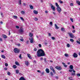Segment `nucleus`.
Instances as JSON below:
<instances>
[{"mask_svg":"<svg viewBox=\"0 0 80 80\" xmlns=\"http://www.w3.org/2000/svg\"><path fill=\"white\" fill-rule=\"evenodd\" d=\"M51 8H52V10L55 11V7H53V6H52V4H51Z\"/></svg>","mask_w":80,"mask_h":80,"instance_id":"6e6552de","label":"nucleus"},{"mask_svg":"<svg viewBox=\"0 0 80 80\" xmlns=\"http://www.w3.org/2000/svg\"><path fill=\"white\" fill-rule=\"evenodd\" d=\"M30 43H32L33 42V40H32L31 41H30Z\"/></svg>","mask_w":80,"mask_h":80,"instance_id":"5fc2aeb1","label":"nucleus"},{"mask_svg":"<svg viewBox=\"0 0 80 80\" xmlns=\"http://www.w3.org/2000/svg\"><path fill=\"white\" fill-rule=\"evenodd\" d=\"M69 68L71 70H73V67L72 65H71L69 66Z\"/></svg>","mask_w":80,"mask_h":80,"instance_id":"f8f14e48","label":"nucleus"},{"mask_svg":"<svg viewBox=\"0 0 80 80\" xmlns=\"http://www.w3.org/2000/svg\"><path fill=\"white\" fill-rule=\"evenodd\" d=\"M19 80H25V79L23 77H22L19 78Z\"/></svg>","mask_w":80,"mask_h":80,"instance_id":"ddd939ff","label":"nucleus"},{"mask_svg":"<svg viewBox=\"0 0 80 80\" xmlns=\"http://www.w3.org/2000/svg\"><path fill=\"white\" fill-rule=\"evenodd\" d=\"M2 58H4V59H5V58H6L5 56L4 55H2Z\"/></svg>","mask_w":80,"mask_h":80,"instance_id":"f3484780","label":"nucleus"},{"mask_svg":"<svg viewBox=\"0 0 80 80\" xmlns=\"http://www.w3.org/2000/svg\"><path fill=\"white\" fill-rule=\"evenodd\" d=\"M57 10L60 13L61 12V8L60 7L57 8Z\"/></svg>","mask_w":80,"mask_h":80,"instance_id":"39448f33","label":"nucleus"},{"mask_svg":"<svg viewBox=\"0 0 80 80\" xmlns=\"http://www.w3.org/2000/svg\"><path fill=\"white\" fill-rule=\"evenodd\" d=\"M27 55L28 57V58H29L30 59H32V56H31L30 55V54L28 53L27 54Z\"/></svg>","mask_w":80,"mask_h":80,"instance_id":"1a4fd4ad","label":"nucleus"},{"mask_svg":"<svg viewBox=\"0 0 80 80\" xmlns=\"http://www.w3.org/2000/svg\"><path fill=\"white\" fill-rule=\"evenodd\" d=\"M77 76L78 77H80V74H77Z\"/></svg>","mask_w":80,"mask_h":80,"instance_id":"052dcab7","label":"nucleus"},{"mask_svg":"<svg viewBox=\"0 0 80 80\" xmlns=\"http://www.w3.org/2000/svg\"><path fill=\"white\" fill-rule=\"evenodd\" d=\"M50 68L51 70H54L52 66H50Z\"/></svg>","mask_w":80,"mask_h":80,"instance_id":"4be33fe9","label":"nucleus"},{"mask_svg":"<svg viewBox=\"0 0 80 80\" xmlns=\"http://www.w3.org/2000/svg\"><path fill=\"white\" fill-rule=\"evenodd\" d=\"M59 3H63V1H61V0H59Z\"/></svg>","mask_w":80,"mask_h":80,"instance_id":"e433bc0d","label":"nucleus"},{"mask_svg":"<svg viewBox=\"0 0 80 80\" xmlns=\"http://www.w3.org/2000/svg\"><path fill=\"white\" fill-rule=\"evenodd\" d=\"M15 64L17 65H19V63H18V62H15Z\"/></svg>","mask_w":80,"mask_h":80,"instance_id":"b1692460","label":"nucleus"},{"mask_svg":"<svg viewBox=\"0 0 80 80\" xmlns=\"http://www.w3.org/2000/svg\"><path fill=\"white\" fill-rule=\"evenodd\" d=\"M20 33H23V29L22 28H21L19 30Z\"/></svg>","mask_w":80,"mask_h":80,"instance_id":"0eeeda50","label":"nucleus"},{"mask_svg":"<svg viewBox=\"0 0 80 80\" xmlns=\"http://www.w3.org/2000/svg\"><path fill=\"white\" fill-rule=\"evenodd\" d=\"M55 28H56V29H58V28H59V27L57 26V25L56 24H55Z\"/></svg>","mask_w":80,"mask_h":80,"instance_id":"a211bd4d","label":"nucleus"},{"mask_svg":"<svg viewBox=\"0 0 80 80\" xmlns=\"http://www.w3.org/2000/svg\"><path fill=\"white\" fill-rule=\"evenodd\" d=\"M29 7L31 9H33V7L31 5H29Z\"/></svg>","mask_w":80,"mask_h":80,"instance_id":"aec40b11","label":"nucleus"},{"mask_svg":"<svg viewBox=\"0 0 80 80\" xmlns=\"http://www.w3.org/2000/svg\"><path fill=\"white\" fill-rule=\"evenodd\" d=\"M73 71V70L72 69H69V71L70 72H72Z\"/></svg>","mask_w":80,"mask_h":80,"instance_id":"c03bdc74","label":"nucleus"},{"mask_svg":"<svg viewBox=\"0 0 80 80\" xmlns=\"http://www.w3.org/2000/svg\"><path fill=\"white\" fill-rule=\"evenodd\" d=\"M62 64L65 67H67V65H66L65 64V63L64 62H62Z\"/></svg>","mask_w":80,"mask_h":80,"instance_id":"2eb2a0df","label":"nucleus"},{"mask_svg":"<svg viewBox=\"0 0 80 80\" xmlns=\"http://www.w3.org/2000/svg\"><path fill=\"white\" fill-rule=\"evenodd\" d=\"M19 3L20 5H21L22 4V3H21V0H20L19 1Z\"/></svg>","mask_w":80,"mask_h":80,"instance_id":"bf43d9fd","label":"nucleus"},{"mask_svg":"<svg viewBox=\"0 0 80 80\" xmlns=\"http://www.w3.org/2000/svg\"><path fill=\"white\" fill-rule=\"evenodd\" d=\"M29 35L30 37H33V33L32 32H30L29 34Z\"/></svg>","mask_w":80,"mask_h":80,"instance_id":"9b49d317","label":"nucleus"},{"mask_svg":"<svg viewBox=\"0 0 80 80\" xmlns=\"http://www.w3.org/2000/svg\"><path fill=\"white\" fill-rule=\"evenodd\" d=\"M20 40L21 41V42H23V41H24V40H23V38L20 39Z\"/></svg>","mask_w":80,"mask_h":80,"instance_id":"a19ab883","label":"nucleus"},{"mask_svg":"<svg viewBox=\"0 0 80 80\" xmlns=\"http://www.w3.org/2000/svg\"><path fill=\"white\" fill-rule=\"evenodd\" d=\"M44 61L45 62H47V59H46V58H44Z\"/></svg>","mask_w":80,"mask_h":80,"instance_id":"37998d69","label":"nucleus"},{"mask_svg":"<svg viewBox=\"0 0 80 80\" xmlns=\"http://www.w3.org/2000/svg\"><path fill=\"white\" fill-rule=\"evenodd\" d=\"M61 30L62 32L64 31H65V30H64V28H62L61 29Z\"/></svg>","mask_w":80,"mask_h":80,"instance_id":"c85d7f7f","label":"nucleus"},{"mask_svg":"<svg viewBox=\"0 0 80 80\" xmlns=\"http://www.w3.org/2000/svg\"><path fill=\"white\" fill-rule=\"evenodd\" d=\"M16 28H18V29L19 28H20L19 27V26H16Z\"/></svg>","mask_w":80,"mask_h":80,"instance_id":"4d7b16f0","label":"nucleus"},{"mask_svg":"<svg viewBox=\"0 0 80 80\" xmlns=\"http://www.w3.org/2000/svg\"><path fill=\"white\" fill-rule=\"evenodd\" d=\"M55 78L56 79H58V76H56L55 77Z\"/></svg>","mask_w":80,"mask_h":80,"instance_id":"338daca9","label":"nucleus"},{"mask_svg":"<svg viewBox=\"0 0 80 80\" xmlns=\"http://www.w3.org/2000/svg\"><path fill=\"white\" fill-rule=\"evenodd\" d=\"M33 12L35 14H36V15L38 14V11H37L34 10Z\"/></svg>","mask_w":80,"mask_h":80,"instance_id":"4468645a","label":"nucleus"},{"mask_svg":"<svg viewBox=\"0 0 80 80\" xmlns=\"http://www.w3.org/2000/svg\"><path fill=\"white\" fill-rule=\"evenodd\" d=\"M1 16H2V17H3V13L1 12Z\"/></svg>","mask_w":80,"mask_h":80,"instance_id":"a18cd8bd","label":"nucleus"},{"mask_svg":"<svg viewBox=\"0 0 80 80\" xmlns=\"http://www.w3.org/2000/svg\"><path fill=\"white\" fill-rule=\"evenodd\" d=\"M52 71H53V72L54 73H55V70L54 69L52 70Z\"/></svg>","mask_w":80,"mask_h":80,"instance_id":"13d9d810","label":"nucleus"},{"mask_svg":"<svg viewBox=\"0 0 80 80\" xmlns=\"http://www.w3.org/2000/svg\"><path fill=\"white\" fill-rule=\"evenodd\" d=\"M13 18L14 19L17 18V16H13Z\"/></svg>","mask_w":80,"mask_h":80,"instance_id":"bb28decb","label":"nucleus"},{"mask_svg":"<svg viewBox=\"0 0 80 80\" xmlns=\"http://www.w3.org/2000/svg\"><path fill=\"white\" fill-rule=\"evenodd\" d=\"M2 41H3V40H2V39L1 38H0V42H2Z\"/></svg>","mask_w":80,"mask_h":80,"instance_id":"6e6d98bb","label":"nucleus"},{"mask_svg":"<svg viewBox=\"0 0 80 80\" xmlns=\"http://www.w3.org/2000/svg\"><path fill=\"white\" fill-rule=\"evenodd\" d=\"M29 39L30 40V41L31 40H33V38H29Z\"/></svg>","mask_w":80,"mask_h":80,"instance_id":"2f4dec72","label":"nucleus"},{"mask_svg":"<svg viewBox=\"0 0 80 80\" xmlns=\"http://www.w3.org/2000/svg\"><path fill=\"white\" fill-rule=\"evenodd\" d=\"M37 56L38 57H43V56H45V52L43 51L42 49H40L39 50H38L37 52Z\"/></svg>","mask_w":80,"mask_h":80,"instance_id":"f257e3e1","label":"nucleus"},{"mask_svg":"<svg viewBox=\"0 0 80 80\" xmlns=\"http://www.w3.org/2000/svg\"><path fill=\"white\" fill-rule=\"evenodd\" d=\"M16 73L18 74V73H19V71H18V70H16Z\"/></svg>","mask_w":80,"mask_h":80,"instance_id":"cd10ccee","label":"nucleus"},{"mask_svg":"<svg viewBox=\"0 0 80 80\" xmlns=\"http://www.w3.org/2000/svg\"><path fill=\"white\" fill-rule=\"evenodd\" d=\"M73 57L75 58H77L78 57V55L77 54V53L74 52V54L73 55Z\"/></svg>","mask_w":80,"mask_h":80,"instance_id":"423d86ee","label":"nucleus"},{"mask_svg":"<svg viewBox=\"0 0 80 80\" xmlns=\"http://www.w3.org/2000/svg\"><path fill=\"white\" fill-rule=\"evenodd\" d=\"M2 37L3 38H7V36L3 34L2 35Z\"/></svg>","mask_w":80,"mask_h":80,"instance_id":"dca6fc26","label":"nucleus"},{"mask_svg":"<svg viewBox=\"0 0 80 80\" xmlns=\"http://www.w3.org/2000/svg\"><path fill=\"white\" fill-rule=\"evenodd\" d=\"M50 24L51 25V26H52L53 25V22H50Z\"/></svg>","mask_w":80,"mask_h":80,"instance_id":"7c9ffc66","label":"nucleus"},{"mask_svg":"<svg viewBox=\"0 0 80 80\" xmlns=\"http://www.w3.org/2000/svg\"><path fill=\"white\" fill-rule=\"evenodd\" d=\"M68 34L69 35V36L71 38H74L73 34H72V33H68Z\"/></svg>","mask_w":80,"mask_h":80,"instance_id":"7ed1b4c3","label":"nucleus"},{"mask_svg":"<svg viewBox=\"0 0 80 80\" xmlns=\"http://www.w3.org/2000/svg\"><path fill=\"white\" fill-rule=\"evenodd\" d=\"M51 38L52 40H55V38L54 37H52Z\"/></svg>","mask_w":80,"mask_h":80,"instance_id":"58836bf2","label":"nucleus"},{"mask_svg":"<svg viewBox=\"0 0 80 80\" xmlns=\"http://www.w3.org/2000/svg\"><path fill=\"white\" fill-rule=\"evenodd\" d=\"M52 13L53 14V15H56L55 14V12H53Z\"/></svg>","mask_w":80,"mask_h":80,"instance_id":"69168bd1","label":"nucleus"},{"mask_svg":"<svg viewBox=\"0 0 80 80\" xmlns=\"http://www.w3.org/2000/svg\"><path fill=\"white\" fill-rule=\"evenodd\" d=\"M64 55L65 57H69V56L67 54H66V53Z\"/></svg>","mask_w":80,"mask_h":80,"instance_id":"a878e982","label":"nucleus"},{"mask_svg":"<svg viewBox=\"0 0 80 80\" xmlns=\"http://www.w3.org/2000/svg\"><path fill=\"white\" fill-rule=\"evenodd\" d=\"M21 13L23 15H24L25 14V12L23 11H21Z\"/></svg>","mask_w":80,"mask_h":80,"instance_id":"72a5a7b5","label":"nucleus"},{"mask_svg":"<svg viewBox=\"0 0 80 80\" xmlns=\"http://www.w3.org/2000/svg\"><path fill=\"white\" fill-rule=\"evenodd\" d=\"M77 3L79 5H80V2L79 1H77Z\"/></svg>","mask_w":80,"mask_h":80,"instance_id":"412c9836","label":"nucleus"},{"mask_svg":"<svg viewBox=\"0 0 80 80\" xmlns=\"http://www.w3.org/2000/svg\"><path fill=\"white\" fill-rule=\"evenodd\" d=\"M25 64L26 65H28V61H25Z\"/></svg>","mask_w":80,"mask_h":80,"instance_id":"6ab92c4d","label":"nucleus"},{"mask_svg":"<svg viewBox=\"0 0 80 80\" xmlns=\"http://www.w3.org/2000/svg\"><path fill=\"white\" fill-rule=\"evenodd\" d=\"M48 36H49V37L51 36V34L50 33H48Z\"/></svg>","mask_w":80,"mask_h":80,"instance_id":"e2e57ef3","label":"nucleus"},{"mask_svg":"<svg viewBox=\"0 0 80 80\" xmlns=\"http://www.w3.org/2000/svg\"><path fill=\"white\" fill-rule=\"evenodd\" d=\"M5 65L6 66V67H8V64H7V63H6Z\"/></svg>","mask_w":80,"mask_h":80,"instance_id":"8fccbe9b","label":"nucleus"},{"mask_svg":"<svg viewBox=\"0 0 80 80\" xmlns=\"http://www.w3.org/2000/svg\"><path fill=\"white\" fill-rule=\"evenodd\" d=\"M34 51H37V49L36 48H35L34 49Z\"/></svg>","mask_w":80,"mask_h":80,"instance_id":"79ce46f5","label":"nucleus"},{"mask_svg":"<svg viewBox=\"0 0 80 80\" xmlns=\"http://www.w3.org/2000/svg\"><path fill=\"white\" fill-rule=\"evenodd\" d=\"M22 54H20V55H19V58H20V59H22Z\"/></svg>","mask_w":80,"mask_h":80,"instance_id":"c756f323","label":"nucleus"},{"mask_svg":"<svg viewBox=\"0 0 80 80\" xmlns=\"http://www.w3.org/2000/svg\"><path fill=\"white\" fill-rule=\"evenodd\" d=\"M76 42L78 43L79 44H80V42L78 41H77Z\"/></svg>","mask_w":80,"mask_h":80,"instance_id":"09e8293b","label":"nucleus"},{"mask_svg":"<svg viewBox=\"0 0 80 80\" xmlns=\"http://www.w3.org/2000/svg\"><path fill=\"white\" fill-rule=\"evenodd\" d=\"M72 32H73V33H75V30H72Z\"/></svg>","mask_w":80,"mask_h":80,"instance_id":"774afa93","label":"nucleus"},{"mask_svg":"<svg viewBox=\"0 0 80 80\" xmlns=\"http://www.w3.org/2000/svg\"><path fill=\"white\" fill-rule=\"evenodd\" d=\"M37 72H39V73H41V71H40V70H38L37 71Z\"/></svg>","mask_w":80,"mask_h":80,"instance_id":"864d4df0","label":"nucleus"},{"mask_svg":"<svg viewBox=\"0 0 80 80\" xmlns=\"http://www.w3.org/2000/svg\"><path fill=\"white\" fill-rule=\"evenodd\" d=\"M70 41H71V42H74V40H73V39H70Z\"/></svg>","mask_w":80,"mask_h":80,"instance_id":"473e14b6","label":"nucleus"},{"mask_svg":"<svg viewBox=\"0 0 80 80\" xmlns=\"http://www.w3.org/2000/svg\"><path fill=\"white\" fill-rule=\"evenodd\" d=\"M70 20L72 22H73V19L72 18H70Z\"/></svg>","mask_w":80,"mask_h":80,"instance_id":"c9c22d12","label":"nucleus"},{"mask_svg":"<svg viewBox=\"0 0 80 80\" xmlns=\"http://www.w3.org/2000/svg\"><path fill=\"white\" fill-rule=\"evenodd\" d=\"M67 47H70V44H67Z\"/></svg>","mask_w":80,"mask_h":80,"instance_id":"de8ad7c7","label":"nucleus"},{"mask_svg":"<svg viewBox=\"0 0 80 80\" xmlns=\"http://www.w3.org/2000/svg\"><path fill=\"white\" fill-rule=\"evenodd\" d=\"M38 46L39 47H42V45L40 44H38Z\"/></svg>","mask_w":80,"mask_h":80,"instance_id":"3c124183","label":"nucleus"},{"mask_svg":"<svg viewBox=\"0 0 80 80\" xmlns=\"http://www.w3.org/2000/svg\"><path fill=\"white\" fill-rule=\"evenodd\" d=\"M20 18L22 21H24V19L22 17H20Z\"/></svg>","mask_w":80,"mask_h":80,"instance_id":"f704fd0d","label":"nucleus"},{"mask_svg":"<svg viewBox=\"0 0 80 80\" xmlns=\"http://www.w3.org/2000/svg\"><path fill=\"white\" fill-rule=\"evenodd\" d=\"M45 13H48V11H47V10H46L45 11Z\"/></svg>","mask_w":80,"mask_h":80,"instance_id":"0e129e2a","label":"nucleus"},{"mask_svg":"<svg viewBox=\"0 0 80 80\" xmlns=\"http://www.w3.org/2000/svg\"><path fill=\"white\" fill-rule=\"evenodd\" d=\"M8 75H11V73H10V72H8Z\"/></svg>","mask_w":80,"mask_h":80,"instance_id":"ea45409f","label":"nucleus"},{"mask_svg":"<svg viewBox=\"0 0 80 80\" xmlns=\"http://www.w3.org/2000/svg\"><path fill=\"white\" fill-rule=\"evenodd\" d=\"M34 20L35 21H37V20H38V18H34Z\"/></svg>","mask_w":80,"mask_h":80,"instance_id":"4c0bfd02","label":"nucleus"},{"mask_svg":"<svg viewBox=\"0 0 80 80\" xmlns=\"http://www.w3.org/2000/svg\"><path fill=\"white\" fill-rule=\"evenodd\" d=\"M56 6L57 7V8H58V7H59V5H58V3H56Z\"/></svg>","mask_w":80,"mask_h":80,"instance_id":"5701e85b","label":"nucleus"},{"mask_svg":"<svg viewBox=\"0 0 80 80\" xmlns=\"http://www.w3.org/2000/svg\"><path fill=\"white\" fill-rule=\"evenodd\" d=\"M14 52L15 53H18L20 52V51L18 50V49L17 48H14Z\"/></svg>","mask_w":80,"mask_h":80,"instance_id":"f03ea898","label":"nucleus"},{"mask_svg":"<svg viewBox=\"0 0 80 80\" xmlns=\"http://www.w3.org/2000/svg\"><path fill=\"white\" fill-rule=\"evenodd\" d=\"M51 75H53V72H51Z\"/></svg>","mask_w":80,"mask_h":80,"instance_id":"680f3d73","label":"nucleus"},{"mask_svg":"<svg viewBox=\"0 0 80 80\" xmlns=\"http://www.w3.org/2000/svg\"><path fill=\"white\" fill-rule=\"evenodd\" d=\"M13 68H17V66L16 65H14L13 66Z\"/></svg>","mask_w":80,"mask_h":80,"instance_id":"393cba45","label":"nucleus"},{"mask_svg":"<svg viewBox=\"0 0 80 80\" xmlns=\"http://www.w3.org/2000/svg\"><path fill=\"white\" fill-rule=\"evenodd\" d=\"M71 74H72V75H75V73L72 72Z\"/></svg>","mask_w":80,"mask_h":80,"instance_id":"49530a36","label":"nucleus"},{"mask_svg":"<svg viewBox=\"0 0 80 80\" xmlns=\"http://www.w3.org/2000/svg\"><path fill=\"white\" fill-rule=\"evenodd\" d=\"M70 6H73V3H71L70 4Z\"/></svg>","mask_w":80,"mask_h":80,"instance_id":"603ef678","label":"nucleus"},{"mask_svg":"<svg viewBox=\"0 0 80 80\" xmlns=\"http://www.w3.org/2000/svg\"><path fill=\"white\" fill-rule=\"evenodd\" d=\"M46 72L47 73H50V71L48 68H46Z\"/></svg>","mask_w":80,"mask_h":80,"instance_id":"9d476101","label":"nucleus"},{"mask_svg":"<svg viewBox=\"0 0 80 80\" xmlns=\"http://www.w3.org/2000/svg\"><path fill=\"white\" fill-rule=\"evenodd\" d=\"M55 68H56V69H57V70H61L62 69V67L59 66L56 67Z\"/></svg>","mask_w":80,"mask_h":80,"instance_id":"20e7f679","label":"nucleus"}]
</instances>
